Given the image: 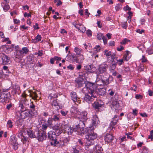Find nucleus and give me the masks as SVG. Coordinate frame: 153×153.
I'll return each mask as SVG.
<instances>
[{"instance_id": "obj_21", "label": "nucleus", "mask_w": 153, "mask_h": 153, "mask_svg": "<svg viewBox=\"0 0 153 153\" xmlns=\"http://www.w3.org/2000/svg\"><path fill=\"white\" fill-rule=\"evenodd\" d=\"M113 137L112 135L109 134H107L105 137L104 140L106 142L108 143L111 142L113 140Z\"/></svg>"}, {"instance_id": "obj_52", "label": "nucleus", "mask_w": 153, "mask_h": 153, "mask_svg": "<svg viewBox=\"0 0 153 153\" xmlns=\"http://www.w3.org/2000/svg\"><path fill=\"white\" fill-rule=\"evenodd\" d=\"M141 60L142 62H144L147 61V59L144 55H143Z\"/></svg>"}, {"instance_id": "obj_6", "label": "nucleus", "mask_w": 153, "mask_h": 153, "mask_svg": "<svg viewBox=\"0 0 153 153\" xmlns=\"http://www.w3.org/2000/svg\"><path fill=\"white\" fill-rule=\"evenodd\" d=\"M48 138L51 140V145L53 146H55L56 143H58L56 139V135L55 133L53 131H50L48 132Z\"/></svg>"}, {"instance_id": "obj_34", "label": "nucleus", "mask_w": 153, "mask_h": 153, "mask_svg": "<svg viewBox=\"0 0 153 153\" xmlns=\"http://www.w3.org/2000/svg\"><path fill=\"white\" fill-rule=\"evenodd\" d=\"M34 58L33 56H29L27 57V62L28 64H33V62Z\"/></svg>"}, {"instance_id": "obj_37", "label": "nucleus", "mask_w": 153, "mask_h": 153, "mask_svg": "<svg viewBox=\"0 0 153 153\" xmlns=\"http://www.w3.org/2000/svg\"><path fill=\"white\" fill-rule=\"evenodd\" d=\"M57 97V96L56 94H49L48 98L50 100H54Z\"/></svg>"}, {"instance_id": "obj_43", "label": "nucleus", "mask_w": 153, "mask_h": 153, "mask_svg": "<svg viewBox=\"0 0 153 153\" xmlns=\"http://www.w3.org/2000/svg\"><path fill=\"white\" fill-rule=\"evenodd\" d=\"M117 63L119 65H121L123 63H124L123 59H119L117 60Z\"/></svg>"}, {"instance_id": "obj_25", "label": "nucleus", "mask_w": 153, "mask_h": 153, "mask_svg": "<svg viewBox=\"0 0 153 153\" xmlns=\"http://www.w3.org/2000/svg\"><path fill=\"white\" fill-rule=\"evenodd\" d=\"M1 6L3 8V10L5 12L8 11L10 8V6L7 4L3 3L1 4Z\"/></svg>"}, {"instance_id": "obj_24", "label": "nucleus", "mask_w": 153, "mask_h": 153, "mask_svg": "<svg viewBox=\"0 0 153 153\" xmlns=\"http://www.w3.org/2000/svg\"><path fill=\"white\" fill-rule=\"evenodd\" d=\"M76 86L78 87H82L85 83V81L83 80L81 81L79 79L76 80Z\"/></svg>"}, {"instance_id": "obj_10", "label": "nucleus", "mask_w": 153, "mask_h": 153, "mask_svg": "<svg viewBox=\"0 0 153 153\" xmlns=\"http://www.w3.org/2000/svg\"><path fill=\"white\" fill-rule=\"evenodd\" d=\"M101 148L98 145H96L94 147H92L91 146L85 147V149L89 152V153H95L97 152L98 151H100Z\"/></svg>"}, {"instance_id": "obj_51", "label": "nucleus", "mask_w": 153, "mask_h": 153, "mask_svg": "<svg viewBox=\"0 0 153 153\" xmlns=\"http://www.w3.org/2000/svg\"><path fill=\"white\" fill-rule=\"evenodd\" d=\"M105 54L106 56H108L111 55V51L108 52V51L107 50H105L104 51Z\"/></svg>"}, {"instance_id": "obj_60", "label": "nucleus", "mask_w": 153, "mask_h": 153, "mask_svg": "<svg viewBox=\"0 0 153 153\" xmlns=\"http://www.w3.org/2000/svg\"><path fill=\"white\" fill-rule=\"evenodd\" d=\"M144 31V30L143 29L140 30V29H137L136 32L137 33H139L140 34H142L143 33Z\"/></svg>"}, {"instance_id": "obj_2", "label": "nucleus", "mask_w": 153, "mask_h": 153, "mask_svg": "<svg viewBox=\"0 0 153 153\" xmlns=\"http://www.w3.org/2000/svg\"><path fill=\"white\" fill-rule=\"evenodd\" d=\"M82 91L85 93L84 100L86 102L90 103L94 100H97L94 84L89 82H87L85 84V87L82 89Z\"/></svg>"}, {"instance_id": "obj_32", "label": "nucleus", "mask_w": 153, "mask_h": 153, "mask_svg": "<svg viewBox=\"0 0 153 153\" xmlns=\"http://www.w3.org/2000/svg\"><path fill=\"white\" fill-rule=\"evenodd\" d=\"M101 49V48L100 45H96L94 49V53H96L99 52Z\"/></svg>"}, {"instance_id": "obj_45", "label": "nucleus", "mask_w": 153, "mask_h": 153, "mask_svg": "<svg viewBox=\"0 0 153 153\" xmlns=\"http://www.w3.org/2000/svg\"><path fill=\"white\" fill-rule=\"evenodd\" d=\"M148 152L149 150L148 148L146 147H143L142 153H148Z\"/></svg>"}, {"instance_id": "obj_64", "label": "nucleus", "mask_w": 153, "mask_h": 153, "mask_svg": "<svg viewBox=\"0 0 153 153\" xmlns=\"http://www.w3.org/2000/svg\"><path fill=\"white\" fill-rule=\"evenodd\" d=\"M135 97L137 99H141L142 98V96L140 94H136L135 95Z\"/></svg>"}, {"instance_id": "obj_62", "label": "nucleus", "mask_w": 153, "mask_h": 153, "mask_svg": "<svg viewBox=\"0 0 153 153\" xmlns=\"http://www.w3.org/2000/svg\"><path fill=\"white\" fill-rule=\"evenodd\" d=\"M137 109H133V110L132 114L134 115H137Z\"/></svg>"}, {"instance_id": "obj_48", "label": "nucleus", "mask_w": 153, "mask_h": 153, "mask_svg": "<svg viewBox=\"0 0 153 153\" xmlns=\"http://www.w3.org/2000/svg\"><path fill=\"white\" fill-rule=\"evenodd\" d=\"M79 76L82 79H84L86 77L85 73H80Z\"/></svg>"}, {"instance_id": "obj_42", "label": "nucleus", "mask_w": 153, "mask_h": 153, "mask_svg": "<svg viewBox=\"0 0 153 153\" xmlns=\"http://www.w3.org/2000/svg\"><path fill=\"white\" fill-rule=\"evenodd\" d=\"M7 126L9 128H11L13 127L12 122L10 120L8 121L7 123Z\"/></svg>"}, {"instance_id": "obj_16", "label": "nucleus", "mask_w": 153, "mask_h": 153, "mask_svg": "<svg viewBox=\"0 0 153 153\" xmlns=\"http://www.w3.org/2000/svg\"><path fill=\"white\" fill-rule=\"evenodd\" d=\"M85 126H84L83 125L79 122V124L77 125H76L75 126H74L73 128V132H77V133H76V134H77L78 133H79L81 131V128H83Z\"/></svg>"}, {"instance_id": "obj_15", "label": "nucleus", "mask_w": 153, "mask_h": 153, "mask_svg": "<svg viewBox=\"0 0 153 153\" xmlns=\"http://www.w3.org/2000/svg\"><path fill=\"white\" fill-rule=\"evenodd\" d=\"M99 120H98V118L97 116L96 115L93 116L92 122L93 127H92V128L93 129L96 128V126L99 124Z\"/></svg>"}, {"instance_id": "obj_47", "label": "nucleus", "mask_w": 153, "mask_h": 153, "mask_svg": "<svg viewBox=\"0 0 153 153\" xmlns=\"http://www.w3.org/2000/svg\"><path fill=\"white\" fill-rule=\"evenodd\" d=\"M84 68L85 70L90 71L91 69V66L90 65H86L84 66Z\"/></svg>"}, {"instance_id": "obj_54", "label": "nucleus", "mask_w": 153, "mask_h": 153, "mask_svg": "<svg viewBox=\"0 0 153 153\" xmlns=\"http://www.w3.org/2000/svg\"><path fill=\"white\" fill-rule=\"evenodd\" d=\"M102 39L103 40V43L105 45H106L107 43V40L106 37L104 36Z\"/></svg>"}, {"instance_id": "obj_44", "label": "nucleus", "mask_w": 153, "mask_h": 153, "mask_svg": "<svg viewBox=\"0 0 153 153\" xmlns=\"http://www.w3.org/2000/svg\"><path fill=\"white\" fill-rule=\"evenodd\" d=\"M41 36L39 35H38L37 36L35 37V40H36L35 42H37L41 41Z\"/></svg>"}, {"instance_id": "obj_46", "label": "nucleus", "mask_w": 153, "mask_h": 153, "mask_svg": "<svg viewBox=\"0 0 153 153\" xmlns=\"http://www.w3.org/2000/svg\"><path fill=\"white\" fill-rule=\"evenodd\" d=\"M51 102V103L52 105L53 106H57L58 105V103L56 101V99L53 100V101Z\"/></svg>"}, {"instance_id": "obj_13", "label": "nucleus", "mask_w": 153, "mask_h": 153, "mask_svg": "<svg viewBox=\"0 0 153 153\" xmlns=\"http://www.w3.org/2000/svg\"><path fill=\"white\" fill-rule=\"evenodd\" d=\"M10 141L13 148L15 150H17L18 147L17 138L15 136H12L10 138Z\"/></svg>"}, {"instance_id": "obj_56", "label": "nucleus", "mask_w": 153, "mask_h": 153, "mask_svg": "<svg viewBox=\"0 0 153 153\" xmlns=\"http://www.w3.org/2000/svg\"><path fill=\"white\" fill-rule=\"evenodd\" d=\"M124 49V47L122 45L120 46V47L117 48V50L118 51H120Z\"/></svg>"}, {"instance_id": "obj_26", "label": "nucleus", "mask_w": 153, "mask_h": 153, "mask_svg": "<svg viewBox=\"0 0 153 153\" xmlns=\"http://www.w3.org/2000/svg\"><path fill=\"white\" fill-rule=\"evenodd\" d=\"M102 104H100L98 102H95L93 104V106L95 109H99L101 107Z\"/></svg>"}, {"instance_id": "obj_8", "label": "nucleus", "mask_w": 153, "mask_h": 153, "mask_svg": "<svg viewBox=\"0 0 153 153\" xmlns=\"http://www.w3.org/2000/svg\"><path fill=\"white\" fill-rule=\"evenodd\" d=\"M36 138L39 141H42L46 139V134L43 131H36Z\"/></svg>"}, {"instance_id": "obj_9", "label": "nucleus", "mask_w": 153, "mask_h": 153, "mask_svg": "<svg viewBox=\"0 0 153 153\" xmlns=\"http://www.w3.org/2000/svg\"><path fill=\"white\" fill-rule=\"evenodd\" d=\"M65 125L63 124L59 123L53 126V129L55 130L58 134H61L64 130Z\"/></svg>"}, {"instance_id": "obj_30", "label": "nucleus", "mask_w": 153, "mask_h": 153, "mask_svg": "<svg viewBox=\"0 0 153 153\" xmlns=\"http://www.w3.org/2000/svg\"><path fill=\"white\" fill-rule=\"evenodd\" d=\"M58 143H56V145L59 144V146H60L62 147L66 145L67 144V143H65L63 140H60L59 141H57Z\"/></svg>"}, {"instance_id": "obj_49", "label": "nucleus", "mask_w": 153, "mask_h": 153, "mask_svg": "<svg viewBox=\"0 0 153 153\" xmlns=\"http://www.w3.org/2000/svg\"><path fill=\"white\" fill-rule=\"evenodd\" d=\"M128 41L127 39L125 38L120 43L121 45H125Z\"/></svg>"}, {"instance_id": "obj_35", "label": "nucleus", "mask_w": 153, "mask_h": 153, "mask_svg": "<svg viewBox=\"0 0 153 153\" xmlns=\"http://www.w3.org/2000/svg\"><path fill=\"white\" fill-rule=\"evenodd\" d=\"M52 118L53 120L55 122L59 121L60 120L59 116L58 115H54Z\"/></svg>"}, {"instance_id": "obj_59", "label": "nucleus", "mask_w": 153, "mask_h": 153, "mask_svg": "<svg viewBox=\"0 0 153 153\" xmlns=\"http://www.w3.org/2000/svg\"><path fill=\"white\" fill-rule=\"evenodd\" d=\"M109 46H113L115 45V42L113 41H110L109 43Z\"/></svg>"}, {"instance_id": "obj_41", "label": "nucleus", "mask_w": 153, "mask_h": 153, "mask_svg": "<svg viewBox=\"0 0 153 153\" xmlns=\"http://www.w3.org/2000/svg\"><path fill=\"white\" fill-rule=\"evenodd\" d=\"M73 25L76 27L77 29H78L81 32H83V31L82 30L80 29L79 27L77 25L78 23L77 22H75L73 23Z\"/></svg>"}, {"instance_id": "obj_20", "label": "nucleus", "mask_w": 153, "mask_h": 153, "mask_svg": "<svg viewBox=\"0 0 153 153\" xmlns=\"http://www.w3.org/2000/svg\"><path fill=\"white\" fill-rule=\"evenodd\" d=\"M36 131H33L30 129L27 131V133L29 137L31 138H34L36 137Z\"/></svg>"}, {"instance_id": "obj_1", "label": "nucleus", "mask_w": 153, "mask_h": 153, "mask_svg": "<svg viewBox=\"0 0 153 153\" xmlns=\"http://www.w3.org/2000/svg\"><path fill=\"white\" fill-rule=\"evenodd\" d=\"M108 68V65L105 62L99 65L96 70V82L97 85H107L109 83V79L111 77L107 72Z\"/></svg>"}, {"instance_id": "obj_40", "label": "nucleus", "mask_w": 153, "mask_h": 153, "mask_svg": "<svg viewBox=\"0 0 153 153\" xmlns=\"http://www.w3.org/2000/svg\"><path fill=\"white\" fill-rule=\"evenodd\" d=\"M104 36L103 34L101 33H97V38L99 40L102 39Z\"/></svg>"}, {"instance_id": "obj_36", "label": "nucleus", "mask_w": 153, "mask_h": 153, "mask_svg": "<svg viewBox=\"0 0 153 153\" xmlns=\"http://www.w3.org/2000/svg\"><path fill=\"white\" fill-rule=\"evenodd\" d=\"M20 51H22L23 55L24 54H27L29 51V50L27 47L22 48V50Z\"/></svg>"}, {"instance_id": "obj_63", "label": "nucleus", "mask_w": 153, "mask_h": 153, "mask_svg": "<svg viewBox=\"0 0 153 153\" xmlns=\"http://www.w3.org/2000/svg\"><path fill=\"white\" fill-rule=\"evenodd\" d=\"M13 104L12 103H10L9 104L7 105V108L8 110H9L12 106Z\"/></svg>"}, {"instance_id": "obj_17", "label": "nucleus", "mask_w": 153, "mask_h": 153, "mask_svg": "<svg viewBox=\"0 0 153 153\" xmlns=\"http://www.w3.org/2000/svg\"><path fill=\"white\" fill-rule=\"evenodd\" d=\"M64 130L65 133H67L68 135H72L73 132V127L69 126L68 125H65Z\"/></svg>"}, {"instance_id": "obj_33", "label": "nucleus", "mask_w": 153, "mask_h": 153, "mask_svg": "<svg viewBox=\"0 0 153 153\" xmlns=\"http://www.w3.org/2000/svg\"><path fill=\"white\" fill-rule=\"evenodd\" d=\"M70 111L71 113V115L73 116L74 115L76 114L77 111L75 107H72Z\"/></svg>"}, {"instance_id": "obj_50", "label": "nucleus", "mask_w": 153, "mask_h": 153, "mask_svg": "<svg viewBox=\"0 0 153 153\" xmlns=\"http://www.w3.org/2000/svg\"><path fill=\"white\" fill-rule=\"evenodd\" d=\"M86 34L88 36H91L92 35V32L90 30H88L86 31Z\"/></svg>"}, {"instance_id": "obj_4", "label": "nucleus", "mask_w": 153, "mask_h": 153, "mask_svg": "<svg viewBox=\"0 0 153 153\" xmlns=\"http://www.w3.org/2000/svg\"><path fill=\"white\" fill-rule=\"evenodd\" d=\"M9 90L7 89H4L2 92H0V102L5 105L8 100L10 97Z\"/></svg>"}, {"instance_id": "obj_38", "label": "nucleus", "mask_w": 153, "mask_h": 153, "mask_svg": "<svg viewBox=\"0 0 153 153\" xmlns=\"http://www.w3.org/2000/svg\"><path fill=\"white\" fill-rule=\"evenodd\" d=\"M121 25L123 28L126 29L128 25L127 22H121Z\"/></svg>"}, {"instance_id": "obj_11", "label": "nucleus", "mask_w": 153, "mask_h": 153, "mask_svg": "<svg viewBox=\"0 0 153 153\" xmlns=\"http://www.w3.org/2000/svg\"><path fill=\"white\" fill-rule=\"evenodd\" d=\"M71 99L73 101L74 103L76 105L80 103V101L79 100V98L77 97L76 92L72 91L71 93Z\"/></svg>"}, {"instance_id": "obj_5", "label": "nucleus", "mask_w": 153, "mask_h": 153, "mask_svg": "<svg viewBox=\"0 0 153 153\" xmlns=\"http://www.w3.org/2000/svg\"><path fill=\"white\" fill-rule=\"evenodd\" d=\"M32 111H30L27 110H25L23 111H21L20 116L22 119H24L28 117L30 118H33L36 117L37 115V113L34 111L33 113Z\"/></svg>"}, {"instance_id": "obj_39", "label": "nucleus", "mask_w": 153, "mask_h": 153, "mask_svg": "<svg viewBox=\"0 0 153 153\" xmlns=\"http://www.w3.org/2000/svg\"><path fill=\"white\" fill-rule=\"evenodd\" d=\"M49 126L48 124L47 123H44L42 125V128L43 131L44 132V131L46 130L48 128V127Z\"/></svg>"}, {"instance_id": "obj_61", "label": "nucleus", "mask_w": 153, "mask_h": 153, "mask_svg": "<svg viewBox=\"0 0 153 153\" xmlns=\"http://www.w3.org/2000/svg\"><path fill=\"white\" fill-rule=\"evenodd\" d=\"M67 68L69 69H70L71 70H73L74 69V67L73 66V65H70L69 66H67Z\"/></svg>"}, {"instance_id": "obj_23", "label": "nucleus", "mask_w": 153, "mask_h": 153, "mask_svg": "<svg viewBox=\"0 0 153 153\" xmlns=\"http://www.w3.org/2000/svg\"><path fill=\"white\" fill-rule=\"evenodd\" d=\"M131 56V54L130 52L128 51H126V53L123 56L125 60L128 61Z\"/></svg>"}, {"instance_id": "obj_57", "label": "nucleus", "mask_w": 153, "mask_h": 153, "mask_svg": "<svg viewBox=\"0 0 153 153\" xmlns=\"http://www.w3.org/2000/svg\"><path fill=\"white\" fill-rule=\"evenodd\" d=\"M144 67L143 65H141L139 68V71H144Z\"/></svg>"}, {"instance_id": "obj_3", "label": "nucleus", "mask_w": 153, "mask_h": 153, "mask_svg": "<svg viewBox=\"0 0 153 153\" xmlns=\"http://www.w3.org/2000/svg\"><path fill=\"white\" fill-rule=\"evenodd\" d=\"M90 131L89 130L88 132L85 135V147L92 146L94 144V140L97 137V134L92 130L93 129L91 126L89 127Z\"/></svg>"}, {"instance_id": "obj_31", "label": "nucleus", "mask_w": 153, "mask_h": 153, "mask_svg": "<svg viewBox=\"0 0 153 153\" xmlns=\"http://www.w3.org/2000/svg\"><path fill=\"white\" fill-rule=\"evenodd\" d=\"M53 119L51 117H49L48 119L47 123L48 124L49 127L50 126L51 127L53 125Z\"/></svg>"}, {"instance_id": "obj_19", "label": "nucleus", "mask_w": 153, "mask_h": 153, "mask_svg": "<svg viewBox=\"0 0 153 153\" xmlns=\"http://www.w3.org/2000/svg\"><path fill=\"white\" fill-rule=\"evenodd\" d=\"M2 64L3 65L9 63L10 61V58L6 55L3 56L2 57Z\"/></svg>"}, {"instance_id": "obj_53", "label": "nucleus", "mask_w": 153, "mask_h": 153, "mask_svg": "<svg viewBox=\"0 0 153 153\" xmlns=\"http://www.w3.org/2000/svg\"><path fill=\"white\" fill-rule=\"evenodd\" d=\"M147 52L149 54H152L153 53V49H148Z\"/></svg>"}, {"instance_id": "obj_55", "label": "nucleus", "mask_w": 153, "mask_h": 153, "mask_svg": "<svg viewBox=\"0 0 153 153\" xmlns=\"http://www.w3.org/2000/svg\"><path fill=\"white\" fill-rule=\"evenodd\" d=\"M33 27L35 30L38 29L39 27V24L38 23H36L35 25L33 26Z\"/></svg>"}, {"instance_id": "obj_29", "label": "nucleus", "mask_w": 153, "mask_h": 153, "mask_svg": "<svg viewBox=\"0 0 153 153\" xmlns=\"http://www.w3.org/2000/svg\"><path fill=\"white\" fill-rule=\"evenodd\" d=\"M74 51L76 53L77 55H79L82 53V50L81 49H79L76 47H75L74 49Z\"/></svg>"}, {"instance_id": "obj_18", "label": "nucleus", "mask_w": 153, "mask_h": 153, "mask_svg": "<svg viewBox=\"0 0 153 153\" xmlns=\"http://www.w3.org/2000/svg\"><path fill=\"white\" fill-rule=\"evenodd\" d=\"M21 51L17 50L14 52L15 56L16 58L21 59L23 56Z\"/></svg>"}, {"instance_id": "obj_28", "label": "nucleus", "mask_w": 153, "mask_h": 153, "mask_svg": "<svg viewBox=\"0 0 153 153\" xmlns=\"http://www.w3.org/2000/svg\"><path fill=\"white\" fill-rule=\"evenodd\" d=\"M116 65V63H112V64L110 65L109 69L111 72H113L114 71L115 69Z\"/></svg>"}, {"instance_id": "obj_14", "label": "nucleus", "mask_w": 153, "mask_h": 153, "mask_svg": "<svg viewBox=\"0 0 153 153\" xmlns=\"http://www.w3.org/2000/svg\"><path fill=\"white\" fill-rule=\"evenodd\" d=\"M118 122V119L117 116L115 115L114 117L112 119V120L110 124V128L111 129H112L115 128V125L117 124V122Z\"/></svg>"}, {"instance_id": "obj_7", "label": "nucleus", "mask_w": 153, "mask_h": 153, "mask_svg": "<svg viewBox=\"0 0 153 153\" xmlns=\"http://www.w3.org/2000/svg\"><path fill=\"white\" fill-rule=\"evenodd\" d=\"M87 114V112L85 111L80 112L79 114V116L78 117L79 119V122L83 125L84 126H85V122L88 119Z\"/></svg>"}, {"instance_id": "obj_12", "label": "nucleus", "mask_w": 153, "mask_h": 153, "mask_svg": "<svg viewBox=\"0 0 153 153\" xmlns=\"http://www.w3.org/2000/svg\"><path fill=\"white\" fill-rule=\"evenodd\" d=\"M26 92L24 91L22 96V98L21 99L20 101V103L24 104V105L26 106L29 105V101L27 98H26L27 96V94H26Z\"/></svg>"}, {"instance_id": "obj_22", "label": "nucleus", "mask_w": 153, "mask_h": 153, "mask_svg": "<svg viewBox=\"0 0 153 153\" xmlns=\"http://www.w3.org/2000/svg\"><path fill=\"white\" fill-rule=\"evenodd\" d=\"M26 91H28V93H30V96L32 97V98L34 100H36L37 98L38 97V96L36 92H33V93L31 94V91L30 90H27Z\"/></svg>"}, {"instance_id": "obj_58", "label": "nucleus", "mask_w": 153, "mask_h": 153, "mask_svg": "<svg viewBox=\"0 0 153 153\" xmlns=\"http://www.w3.org/2000/svg\"><path fill=\"white\" fill-rule=\"evenodd\" d=\"M36 54L38 55V56H41L43 55L42 51H39L38 52L36 53Z\"/></svg>"}, {"instance_id": "obj_27", "label": "nucleus", "mask_w": 153, "mask_h": 153, "mask_svg": "<svg viewBox=\"0 0 153 153\" xmlns=\"http://www.w3.org/2000/svg\"><path fill=\"white\" fill-rule=\"evenodd\" d=\"M35 105L33 104V102H30L29 106V108H30V110L29 111H32V113H33L34 111H36V112H37L35 110Z\"/></svg>"}]
</instances>
